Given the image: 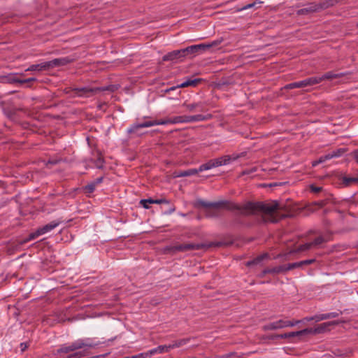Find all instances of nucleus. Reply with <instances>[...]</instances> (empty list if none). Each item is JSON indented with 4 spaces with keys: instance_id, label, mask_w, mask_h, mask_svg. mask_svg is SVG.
I'll return each instance as SVG.
<instances>
[{
    "instance_id": "nucleus-1",
    "label": "nucleus",
    "mask_w": 358,
    "mask_h": 358,
    "mask_svg": "<svg viewBox=\"0 0 358 358\" xmlns=\"http://www.w3.org/2000/svg\"><path fill=\"white\" fill-rule=\"evenodd\" d=\"M196 206L205 208V214L207 217H220L221 215L220 210L222 209L229 211L239 210L243 215H253L261 212L268 216V221L273 223L278 222L280 219L285 217V215L278 216L277 210L279 208V204L277 201H273L271 203L248 201L241 206L228 200H222L217 202H206L199 200Z\"/></svg>"
},
{
    "instance_id": "nucleus-2",
    "label": "nucleus",
    "mask_w": 358,
    "mask_h": 358,
    "mask_svg": "<svg viewBox=\"0 0 358 358\" xmlns=\"http://www.w3.org/2000/svg\"><path fill=\"white\" fill-rule=\"evenodd\" d=\"M210 115L204 116L203 115H181V116H176L173 118H166L162 120H152V121H145L143 123H136V130L140 128L148 127L155 125L159 124H176L180 122H196V121H203L208 120Z\"/></svg>"
},
{
    "instance_id": "nucleus-3",
    "label": "nucleus",
    "mask_w": 358,
    "mask_h": 358,
    "mask_svg": "<svg viewBox=\"0 0 358 358\" xmlns=\"http://www.w3.org/2000/svg\"><path fill=\"white\" fill-rule=\"evenodd\" d=\"M238 157H233L230 155H225L220 158L209 160L208 162L201 164L199 169H191L186 171H180L176 172V177H187L197 174L199 171L210 169L212 168L217 167L222 165L227 164L231 159L234 160Z\"/></svg>"
},
{
    "instance_id": "nucleus-4",
    "label": "nucleus",
    "mask_w": 358,
    "mask_h": 358,
    "mask_svg": "<svg viewBox=\"0 0 358 358\" xmlns=\"http://www.w3.org/2000/svg\"><path fill=\"white\" fill-rule=\"evenodd\" d=\"M221 40H217L209 43H201L190 45L182 49V53L183 54L184 57L186 56H194L195 55L200 52H204L210 49V48L217 46L221 43Z\"/></svg>"
},
{
    "instance_id": "nucleus-5",
    "label": "nucleus",
    "mask_w": 358,
    "mask_h": 358,
    "mask_svg": "<svg viewBox=\"0 0 358 358\" xmlns=\"http://www.w3.org/2000/svg\"><path fill=\"white\" fill-rule=\"evenodd\" d=\"M117 90L115 85H109L105 87H83V88H73L75 94L78 96H92L98 92L103 91L114 92Z\"/></svg>"
},
{
    "instance_id": "nucleus-6",
    "label": "nucleus",
    "mask_w": 358,
    "mask_h": 358,
    "mask_svg": "<svg viewBox=\"0 0 358 358\" xmlns=\"http://www.w3.org/2000/svg\"><path fill=\"white\" fill-rule=\"evenodd\" d=\"M59 224V222L53 221V222H50V224H48L45 225L44 227L37 229L35 232L31 233L29 235L28 238L24 239V241L19 242L18 244L16 245V247L18 246V245H22V244H23L24 243H27L29 240L34 239L36 237H38V236H40V235L44 234L45 233H46V232L53 229L54 228H55Z\"/></svg>"
},
{
    "instance_id": "nucleus-7",
    "label": "nucleus",
    "mask_w": 358,
    "mask_h": 358,
    "mask_svg": "<svg viewBox=\"0 0 358 358\" xmlns=\"http://www.w3.org/2000/svg\"><path fill=\"white\" fill-rule=\"evenodd\" d=\"M301 320H279L278 321L271 322L265 326H264L263 329L264 330H275L278 329H282L288 327H294V325L299 324Z\"/></svg>"
},
{
    "instance_id": "nucleus-8",
    "label": "nucleus",
    "mask_w": 358,
    "mask_h": 358,
    "mask_svg": "<svg viewBox=\"0 0 358 358\" xmlns=\"http://www.w3.org/2000/svg\"><path fill=\"white\" fill-rule=\"evenodd\" d=\"M341 322H342L341 321H338V320L324 322V323L319 324L315 328H306V329H304V330L306 331V335H308L309 334H322V333H324L326 331L329 330L328 329L329 327L338 325V324H341Z\"/></svg>"
},
{
    "instance_id": "nucleus-9",
    "label": "nucleus",
    "mask_w": 358,
    "mask_h": 358,
    "mask_svg": "<svg viewBox=\"0 0 358 358\" xmlns=\"http://www.w3.org/2000/svg\"><path fill=\"white\" fill-rule=\"evenodd\" d=\"M318 80H320V79H315L313 77H310L299 82H294L287 84L285 86V89L292 90L294 88H303L307 86H312L318 84Z\"/></svg>"
},
{
    "instance_id": "nucleus-10",
    "label": "nucleus",
    "mask_w": 358,
    "mask_h": 358,
    "mask_svg": "<svg viewBox=\"0 0 358 358\" xmlns=\"http://www.w3.org/2000/svg\"><path fill=\"white\" fill-rule=\"evenodd\" d=\"M72 62H73V59H71L68 57L55 59L52 61L44 63L41 66V68H43L44 69H47L52 68L54 66H64L69 63H71Z\"/></svg>"
},
{
    "instance_id": "nucleus-11",
    "label": "nucleus",
    "mask_w": 358,
    "mask_h": 358,
    "mask_svg": "<svg viewBox=\"0 0 358 358\" xmlns=\"http://www.w3.org/2000/svg\"><path fill=\"white\" fill-rule=\"evenodd\" d=\"M206 247V245L204 244L183 243L174 246L173 249L175 251L184 252L192 250H200Z\"/></svg>"
},
{
    "instance_id": "nucleus-12",
    "label": "nucleus",
    "mask_w": 358,
    "mask_h": 358,
    "mask_svg": "<svg viewBox=\"0 0 358 358\" xmlns=\"http://www.w3.org/2000/svg\"><path fill=\"white\" fill-rule=\"evenodd\" d=\"M313 13H318L317 4L315 2L309 3L305 8L299 9L296 11V14L298 15H308Z\"/></svg>"
},
{
    "instance_id": "nucleus-13",
    "label": "nucleus",
    "mask_w": 358,
    "mask_h": 358,
    "mask_svg": "<svg viewBox=\"0 0 358 358\" xmlns=\"http://www.w3.org/2000/svg\"><path fill=\"white\" fill-rule=\"evenodd\" d=\"M340 1L341 0H323L316 3L318 13L334 6Z\"/></svg>"
},
{
    "instance_id": "nucleus-14",
    "label": "nucleus",
    "mask_w": 358,
    "mask_h": 358,
    "mask_svg": "<svg viewBox=\"0 0 358 358\" xmlns=\"http://www.w3.org/2000/svg\"><path fill=\"white\" fill-rule=\"evenodd\" d=\"M306 330L303 329L298 331L289 332L282 334H276L271 336V338H290L294 337H299L302 336H306Z\"/></svg>"
},
{
    "instance_id": "nucleus-15",
    "label": "nucleus",
    "mask_w": 358,
    "mask_h": 358,
    "mask_svg": "<svg viewBox=\"0 0 358 358\" xmlns=\"http://www.w3.org/2000/svg\"><path fill=\"white\" fill-rule=\"evenodd\" d=\"M345 75V73H335L332 71H329L325 73L322 76H315L313 78L315 79H320V80H318V83H320L324 80H333L336 78H339L344 76Z\"/></svg>"
},
{
    "instance_id": "nucleus-16",
    "label": "nucleus",
    "mask_w": 358,
    "mask_h": 358,
    "mask_svg": "<svg viewBox=\"0 0 358 358\" xmlns=\"http://www.w3.org/2000/svg\"><path fill=\"white\" fill-rule=\"evenodd\" d=\"M183 54L182 53V49L181 50H173L172 52H170L165 55L162 59L163 61H173L178 59L182 58Z\"/></svg>"
},
{
    "instance_id": "nucleus-17",
    "label": "nucleus",
    "mask_w": 358,
    "mask_h": 358,
    "mask_svg": "<svg viewBox=\"0 0 358 358\" xmlns=\"http://www.w3.org/2000/svg\"><path fill=\"white\" fill-rule=\"evenodd\" d=\"M315 261H316L315 259H307V260L301 261V262H299L289 264L287 265L288 270L289 271V270H292V269H294V268H296L301 267V266H304V265H309V264H311L314 263Z\"/></svg>"
},
{
    "instance_id": "nucleus-18",
    "label": "nucleus",
    "mask_w": 358,
    "mask_h": 358,
    "mask_svg": "<svg viewBox=\"0 0 358 358\" xmlns=\"http://www.w3.org/2000/svg\"><path fill=\"white\" fill-rule=\"evenodd\" d=\"M289 271L287 265L279 266L272 268H265L264 273H280Z\"/></svg>"
},
{
    "instance_id": "nucleus-19",
    "label": "nucleus",
    "mask_w": 358,
    "mask_h": 358,
    "mask_svg": "<svg viewBox=\"0 0 358 358\" xmlns=\"http://www.w3.org/2000/svg\"><path fill=\"white\" fill-rule=\"evenodd\" d=\"M0 82L3 83H20V80L15 78L14 74L0 77Z\"/></svg>"
},
{
    "instance_id": "nucleus-20",
    "label": "nucleus",
    "mask_w": 358,
    "mask_h": 358,
    "mask_svg": "<svg viewBox=\"0 0 358 358\" xmlns=\"http://www.w3.org/2000/svg\"><path fill=\"white\" fill-rule=\"evenodd\" d=\"M70 345L73 351L83 348L84 349L83 352H85L87 350V348L91 347L90 345L85 343L84 342H83L81 341H76Z\"/></svg>"
},
{
    "instance_id": "nucleus-21",
    "label": "nucleus",
    "mask_w": 358,
    "mask_h": 358,
    "mask_svg": "<svg viewBox=\"0 0 358 358\" xmlns=\"http://www.w3.org/2000/svg\"><path fill=\"white\" fill-rule=\"evenodd\" d=\"M184 106L189 111H194L195 110H198L199 111H204V106L201 103H194L190 104H184Z\"/></svg>"
},
{
    "instance_id": "nucleus-22",
    "label": "nucleus",
    "mask_w": 358,
    "mask_h": 358,
    "mask_svg": "<svg viewBox=\"0 0 358 358\" xmlns=\"http://www.w3.org/2000/svg\"><path fill=\"white\" fill-rule=\"evenodd\" d=\"M171 350V346L169 345H159L157 348H154L152 350H150V355H152L157 352L162 353V352H167Z\"/></svg>"
},
{
    "instance_id": "nucleus-23",
    "label": "nucleus",
    "mask_w": 358,
    "mask_h": 358,
    "mask_svg": "<svg viewBox=\"0 0 358 358\" xmlns=\"http://www.w3.org/2000/svg\"><path fill=\"white\" fill-rule=\"evenodd\" d=\"M268 257V255L267 253L262 254L261 255H259L252 261H249L246 263V265L248 266H250L252 265L257 264L260 263L262 261H263L264 259H266Z\"/></svg>"
},
{
    "instance_id": "nucleus-24",
    "label": "nucleus",
    "mask_w": 358,
    "mask_h": 358,
    "mask_svg": "<svg viewBox=\"0 0 358 358\" xmlns=\"http://www.w3.org/2000/svg\"><path fill=\"white\" fill-rule=\"evenodd\" d=\"M189 341V338H182L177 341H174L170 344L171 349L177 348L186 345Z\"/></svg>"
},
{
    "instance_id": "nucleus-25",
    "label": "nucleus",
    "mask_w": 358,
    "mask_h": 358,
    "mask_svg": "<svg viewBox=\"0 0 358 358\" xmlns=\"http://www.w3.org/2000/svg\"><path fill=\"white\" fill-rule=\"evenodd\" d=\"M345 152H347V149L345 148H338L336 150L332 151L331 153H329V156L330 159L334 157H338L343 155Z\"/></svg>"
},
{
    "instance_id": "nucleus-26",
    "label": "nucleus",
    "mask_w": 358,
    "mask_h": 358,
    "mask_svg": "<svg viewBox=\"0 0 358 358\" xmlns=\"http://www.w3.org/2000/svg\"><path fill=\"white\" fill-rule=\"evenodd\" d=\"M201 82V79L199 78H196V79H194V80H188L182 83H181L179 87H189V86H196L198 85V83H199Z\"/></svg>"
},
{
    "instance_id": "nucleus-27",
    "label": "nucleus",
    "mask_w": 358,
    "mask_h": 358,
    "mask_svg": "<svg viewBox=\"0 0 358 358\" xmlns=\"http://www.w3.org/2000/svg\"><path fill=\"white\" fill-rule=\"evenodd\" d=\"M342 181L345 186H350L353 183H358V177L345 176L343 178Z\"/></svg>"
},
{
    "instance_id": "nucleus-28",
    "label": "nucleus",
    "mask_w": 358,
    "mask_h": 358,
    "mask_svg": "<svg viewBox=\"0 0 358 358\" xmlns=\"http://www.w3.org/2000/svg\"><path fill=\"white\" fill-rule=\"evenodd\" d=\"M313 248L311 243H306L303 245H300L294 251V252H301L306 250H308Z\"/></svg>"
},
{
    "instance_id": "nucleus-29",
    "label": "nucleus",
    "mask_w": 358,
    "mask_h": 358,
    "mask_svg": "<svg viewBox=\"0 0 358 358\" xmlns=\"http://www.w3.org/2000/svg\"><path fill=\"white\" fill-rule=\"evenodd\" d=\"M140 205L145 209L149 208V204L152 203V199H141L139 202Z\"/></svg>"
},
{
    "instance_id": "nucleus-30",
    "label": "nucleus",
    "mask_w": 358,
    "mask_h": 358,
    "mask_svg": "<svg viewBox=\"0 0 358 358\" xmlns=\"http://www.w3.org/2000/svg\"><path fill=\"white\" fill-rule=\"evenodd\" d=\"M326 241L322 236H318L316 238L314 239L313 241L310 242L313 247H316L323 243H324Z\"/></svg>"
},
{
    "instance_id": "nucleus-31",
    "label": "nucleus",
    "mask_w": 358,
    "mask_h": 358,
    "mask_svg": "<svg viewBox=\"0 0 358 358\" xmlns=\"http://www.w3.org/2000/svg\"><path fill=\"white\" fill-rule=\"evenodd\" d=\"M313 320H315V322H320V321H322V318H321V316H320V315H316L313 317H306L305 318H303V321H306V322H310V321H313ZM302 322V320H301Z\"/></svg>"
},
{
    "instance_id": "nucleus-32",
    "label": "nucleus",
    "mask_w": 358,
    "mask_h": 358,
    "mask_svg": "<svg viewBox=\"0 0 358 358\" xmlns=\"http://www.w3.org/2000/svg\"><path fill=\"white\" fill-rule=\"evenodd\" d=\"M103 163H104V159L102 157L100 153H99V157H98L96 161L95 162L96 166L98 169H101V168H103Z\"/></svg>"
},
{
    "instance_id": "nucleus-33",
    "label": "nucleus",
    "mask_w": 358,
    "mask_h": 358,
    "mask_svg": "<svg viewBox=\"0 0 358 358\" xmlns=\"http://www.w3.org/2000/svg\"><path fill=\"white\" fill-rule=\"evenodd\" d=\"M71 352H73V349L71 348V345L62 347L57 350V352L59 354H62V353L66 354V353H69Z\"/></svg>"
},
{
    "instance_id": "nucleus-34",
    "label": "nucleus",
    "mask_w": 358,
    "mask_h": 358,
    "mask_svg": "<svg viewBox=\"0 0 358 358\" xmlns=\"http://www.w3.org/2000/svg\"><path fill=\"white\" fill-rule=\"evenodd\" d=\"M95 186H96L95 183H91V184H89V185H86L84 187L85 193H89L90 194V193L93 192L94 189H95Z\"/></svg>"
},
{
    "instance_id": "nucleus-35",
    "label": "nucleus",
    "mask_w": 358,
    "mask_h": 358,
    "mask_svg": "<svg viewBox=\"0 0 358 358\" xmlns=\"http://www.w3.org/2000/svg\"><path fill=\"white\" fill-rule=\"evenodd\" d=\"M43 64H36V65H31L29 68L27 69V71H40L42 69H44L43 68H41V66Z\"/></svg>"
},
{
    "instance_id": "nucleus-36",
    "label": "nucleus",
    "mask_w": 358,
    "mask_h": 358,
    "mask_svg": "<svg viewBox=\"0 0 358 358\" xmlns=\"http://www.w3.org/2000/svg\"><path fill=\"white\" fill-rule=\"evenodd\" d=\"M310 189L311 192H313L314 193H319L322 189V188L321 187H317L313 185H311L310 186Z\"/></svg>"
},
{
    "instance_id": "nucleus-37",
    "label": "nucleus",
    "mask_w": 358,
    "mask_h": 358,
    "mask_svg": "<svg viewBox=\"0 0 358 358\" xmlns=\"http://www.w3.org/2000/svg\"><path fill=\"white\" fill-rule=\"evenodd\" d=\"M152 203H158V204H160V203H169V201L165 199H152Z\"/></svg>"
},
{
    "instance_id": "nucleus-38",
    "label": "nucleus",
    "mask_w": 358,
    "mask_h": 358,
    "mask_svg": "<svg viewBox=\"0 0 358 358\" xmlns=\"http://www.w3.org/2000/svg\"><path fill=\"white\" fill-rule=\"evenodd\" d=\"M225 245H226V243L224 242H216V243H211L207 247L208 248L211 247V246L221 247V246H223Z\"/></svg>"
},
{
    "instance_id": "nucleus-39",
    "label": "nucleus",
    "mask_w": 358,
    "mask_h": 358,
    "mask_svg": "<svg viewBox=\"0 0 358 358\" xmlns=\"http://www.w3.org/2000/svg\"><path fill=\"white\" fill-rule=\"evenodd\" d=\"M150 356V350L147 352H144V353H140L138 355H136V358H146Z\"/></svg>"
},
{
    "instance_id": "nucleus-40",
    "label": "nucleus",
    "mask_w": 358,
    "mask_h": 358,
    "mask_svg": "<svg viewBox=\"0 0 358 358\" xmlns=\"http://www.w3.org/2000/svg\"><path fill=\"white\" fill-rule=\"evenodd\" d=\"M330 159L329 155H326L320 157L317 160L319 164L324 162L326 160Z\"/></svg>"
},
{
    "instance_id": "nucleus-41",
    "label": "nucleus",
    "mask_w": 358,
    "mask_h": 358,
    "mask_svg": "<svg viewBox=\"0 0 358 358\" xmlns=\"http://www.w3.org/2000/svg\"><path fill=\"white\" fill-rule=\"evenodd\" d=\"M233 224L234 225H242L243 224V222H242L241 219L240 217H236L234 221H233Z\"/></svg>"
},
{
    "instance_id": "nucleus-42",
    "label": "nucleus",
    "mask_w": 358,
    "mask_h": 358,
    "mask_svg": "<svg viewBox=\"0 0 358 358\" xmlns=\"http://www.w3.org/2000/svg\"><path fill=\"white\" fill-rule=\"evenodd\" d=\"M329 314L330 318H334V317H338L341 314H342V312L341 311L333 312V313H329Z\"/></svg>"
},
{
    "instance_id": "nucleus-43",
    "label": "nucleus",
    "mask_w": 358,
    "mask_h": 358,
    "mask_svg": "<svg viewBox=\"0 0 358 358\" xmlns=\"http://www.w3.org/2000/svg\"><path fill=\"white\" fill-rule=\"evenodd\" d=\"M35 80H36V78H28V79H25V80H20V84L28 83L30 82H34Z\"/></svg>"
},
{
    "instance_id": "nucleus-44",
    "label": "nucleus",
    "mask_w": 358,
    "mask_h": 358,
    "mask_svg": "<svg viewBox=\"0 0 358 358\" xmlns=\"http://www.w3.org/2000/svg\"><path fill=\"white\" fill-rule=\"evenodd\" d=\"M255 5V3H249L245 6H243L242 8L239 9V10H246L250 8H252Z\"/></svg>"
},
{
    "instance_id": "nucleus-45",
    "label": "nucleus",
    "mask_w": 358,
    "mask_h": 358,
    "mask_svg": "<svg viewBox=\"0 0 358 358\" xmlns=\"http://www.w3.org/2000/svg\"><path fill=\"white\" fill-rule=\"evenodd\" d=\"M320 316H321L322 320L330 319L329 313L320 314Z\"/></svg>"
},
{
    "instance_id": "nucleus-46",
    "label": "nucleus",
    "mask_w": 358,
    "mask_h": 358,
    "mask_svg": "<svg viewBox=\"0 0 358 358\" xmlns=\"http://www.w3.org/2000/svg\"><path fill=\"white\" fill-rule=\"evenodd\" d=\"M20 346H21V350L22 352L26 350V348H27V343H21Z\"/></svg>"
},
{
    "instance_id": "nucleus-47",
    "label": "nucleus",
    "mask_w": 358,
    "mask_h": 358,
    "mask_svg": "<svg viewBox=\"0 0 358 358\" xmlns=\"http://www.w3.org/2000/svg\"><path fill=\"white\" fill-rule=\"evenodd\" d=\"M175 210H176V208H175V206H173L172 207H171V208L169 209V210H168L167 213H169V214H170V213H171L174 212V211H175Z\"/></svg>"
},
{
    "instance_id": "nucleus-48",
    "label": "nucleus",
    "mask_w": 358,
    "mask_h": 358,
    "mask_svg": "<svg viewBox=\"0 0 358 358\" xmlns=\"http://www.w3.org/2000/svg\"><path fill=\"white\" fill-rule=\"evenodd\" d=\"M86 355V353H85V352H83H83H76V353L74 354V355H75V356H84V355Z\"/></svg>"
},
{
    "instance_id": "nucleus-49",
    "label": "nucleus",
    "mask_w": 358,
    "mask_h": 358,
    "mask_svg": "<svg viewBox=\"0 0 358 358\" xmlns=\"http://www.w3.org/2000/svg\"><path fill=\"white\" fill-rule=\"evenodd\" d=\"M102 180H103V178H99L96 179V181L94 183L96 185L98 184V183H100V182H101Z\"/></svg>"
},
{
    "instance_id": "nucleus-50",
    "label": "nucleus",
    "mask_w": 358,
    "mask_h": 358,
    "mask_svg": "<svg viewBox=\"0 0 358 358\" xmlns=\"http://www.w3.org/2000/svg\"><path fill=\"white\" fill-rule=\"evenodd\" d=\"M73 90V89L66 88L64 90V92L67 94V93L70 92L71 91L74 92Z\"/></svg>"
},
{
    "instance_id": "nucleus-51",
    "label": "nucleus",
    "mask_w": 358,
    "mask_h": 358,
    "mask_svg": "<svg viewBox=\"0 0 358 358\" xmlns=\"http://www.w3.org/2000/svg\"><path fill=\"white\" fill-rule=\"evenodd\" d=\"M106 105L105 103H100L98 107L99 109H103V106Z\"/></svg>"
},
{
    "instance_id": "nucleus-52",
    "label": "nucleus",
    "mask_w": 358,
    "mask_h": 358,
    "mask_svg": "<svg viewBox=\"0 0 358 358\" xmlns=\"http://www.w3.org/2000/svg\"><path fill=\"white\" fill-rule=\"evenodd\" d=\"M318 164H319V163H318V161H317V160L314 161V162H312V166H317V165H318Z\"/></svg>"
},
{
    "instance_id": "nucleus-53",
    "label": "nucleus",
    "mask_w": 358,
    "mask_h": 358,
    "mask_svg": "<svg viewBox=\"0 0 358 358\" xmlns=\"http://www.w3.org/2000/svg\"><path fill=\"white\" fill-rule=\"evenodd\" d=\"M234 355H235V353H234V352H232V353H230V354L227 355V357H233V356H234Z\"/></svg>"
},
{
    "instance_id": "nucleus-54",
    "label": "nucleus",
    "mask_w": 358,
    "mask_h": 358,
    "mask_svg": "<svg viewBox=\"0 0 358 358\" xmlns=\"http://www.w3.org/2000/svg\"><path fill=\"white\" fill-rule=\"evenodd\" d=\"M267 273H264V270L262 271V274H261V276L263 277L265 275H266Z\"/></svg>"
},
{
    "instance_id": "nucleus-55",
    "label": "nucleus",
    "mask_w": 358,
    "mask_h": 358,
    "mask_svg": "<svg viewBox=\"0 0 358 358\" xmlns=\"http://www.w3.org/2000/svg\"><path fill=\"white\" fill-rule=\"evenodd\" d=\"M355 159H356V160H357V163H358V155H357V154H356V155H355Z\"/></svg>"
},
{
    "instance_id": "nucleus-56",
    "label": "nucleus",
    "mask_w": 358,
    "mask_h": 358,
    "mask_svg": "<svg viewBox=\"0 0 358 358\" xmlns=\"http://www.w3.org/2000/svg\"><path fill=\"white\" fill-rule=\"evenodd\" d=\"M357 26H358V24H357Z\"/></svg>"
}]
</instances>
